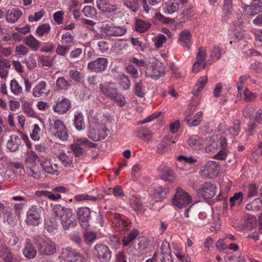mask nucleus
<instances>
[{
	"mask_svg": "<svg viewBox=\"0 0 262 262\" xmlns=\"http://www.w3.org/2000/svg\"><path fill=\"white\" fill-rule=\"evenodd\" d=\"M76 212L81 226L86 229L89 226V221L91 219L90 209L87 207H79Z\"/></svg>",
	"mask_w": 262,
	"mask_h": 262,
	"instance_id": "obj_16",
	"label": "nucleus"
},
{
	"mask_svg": "<svg viewBox=\"0 0 262 262\" xmlns=\"http://www.w3.org/2000/svg\"><path fill=\"white\" fill-rule=\"evenodd\" d=\"M116 231L125 233L128 230V222L124 219L119 214H115L112 222Z\"/></svg>",
	"mask_w": 262,
	"mask_h": 262,
	"instance_id": "obj_21",
	"label": "nucleus"
},
{
	"mask_svg": "<svg viewBox=\"0 0 262 262\" xmlns=\"http://www.w3.org/2000/svg\"><path fill=\"white\" fill-rule=\"evenodd\" d=\"M216 187L210 183H204L197 190L198 194L205 199H210L216 194Z\"/></svg>",
	"mask_w": 262,
	"mask_h": 262,
	"instance_id": "obj_13",
	"label": "nucleus"
},
{
	"mask_svg": "<svg viewBox=\"0 0 262 262\" xmlns=\"http://www.w3.org/2000/svg\"><path fill=\"white\" fill-rule=\"evenodd\" d=\"M53 210L55 216L61 219V224L64 230H68L70 228L76 226V223L74 216L69 209L57 204L54 206Z\"/></svg>",
	"mask_w": 262,
	"mask_h": 262,
	"instance_id": "obj_2",
	"label": "nucleus"
},
{
	"mask_svg": "<svg viewBox=\"0 0 262 262\" xmlns=\"http://www.w3.org/2000/svg\"><path fill=\"white\" fill-rule=\"evenodd\" d=\"M159 176L164 181L173 182L176 179L174 171L165 163L161 164L158 168Z\"/></svg>",
	"mask_w": 262,
	"mask_h": 262,
	"instance_id": "obj_11",
	"label": "nucleus"
},
{
	"mask_svg": "<svg viewBox=\"0 0 262 262\" xmlns=\"http://www.w3.org/2000/svg\"><path fill=\"white\" fill-rule=\"evenodd\" d=\"M128 61L129 62L134 63L139 67H144L145 69H146L147 63H148V58L139 59L135 57H130L129 58Z\"/></svg>",
	"mask_w": 262,
	"mask_h": 262,
	"instance_id": "obj_57",
	"label": "nucleus"
},
{
	"mask_svg": "<svg viewBox=\"0 0 262 262\" xmlns=\"http://www.w3.org/2000/svg\"><path fill=\"white\" fill-rule=\"evenodd\" d=\"M232 0H224L223 9V19L226 21L232 12Z\"/></svg>",
	"mask_w": 262,
	"mask_h": 262,
	"instance_id": "obj_40",
	"label": "nucleus"
},
{
	"mask_svg": "<svg viewBox=\"0 0 262 262\" xmlns=\"http://www.w3.org/2000/svg\"><path fill=\"white\" fill-rule=\"evenodd\" d=\"M187 110L189 111V113L186 118L187 124L190 126H195L200 124L203 116V113L200 111L192 118H189L194 112L195 108L192 106L189 105Z\"/></svg>",
	"mask_w": 262,
	"mask_h": 262,
	"instance_id": "obj_23",
	"label": "nucleus"
},
{
	"mask_svg": "<svg viewBox=\"0 0 262 262\" xmlns=\"http://www.w3.org/2000/svg\"><path fill=\"white\" fill-rule=\"evenodd\" d=\"M180 8V4L172 0L165 2L162 6L163 12L166 14H172L178 11Z\"/></svg>",
	"mask_w": 262,
	"mask_h": 262,
	"instance_id": "obj_28",
	"label": "nucleus"
},
{
	"mask_svg": "<svg viewBox=\"0 0 262 262\" xmlns=\"http://www.w3.org/2000/svg\"><path fill=\"white\" fill-rule=\"evenodd\" d=\"M169 191V187L163 188L160 185H154L151 187L150 195L156 201H161L166 198Z\"/></svg>",
	"mask_w": 262,
	"mask_h": 262,
	"instance_id": "obj_14",
	"label": "nucleus"
},
{
	"mask_svg": "<svg viewBox=\"0 0 262 262\" xmlns=\"http://www.w3.org/2000/svg\"><path fill=\"white\" fill-rule=\"evenodd\" d=\"M93 253L101 262H108L112 256V252L108 247L101 244L95 246Z\"/></svg>",
	"mask_w": 262,
	"mask_h": 262,
	"instance_id": "obj_8",
	"label": "nucleus"
},
{
	"mask_svg": "<svg viewBox=\"0 0 262 262\" xmlns=\"http://www.w3.org/2000/svg\"><path fill=\"white\" fill-rule=\"evenodd\" d=\"M243 200V193L241 192L235 193L233 196L229 199L230 205L233 207L236 205H240Z\"/></svg>",
	"mask_w": 262,
	"mask_h": 262,
	"instance_id": "obj_53",
	"label": "nucleus"
},
{
	"mask_svg": "<svg viewBox=\"0 0 262 262\" xmlns=\"http://www.w3.org/2000/svg\"><path fill=\"white\" fill-rule=\"evenodd\" d=\"M101 30L103 33L109 37L121 36L126 32V28L115 26L113 24H105L101 27Z\"/></svg>",
	"mask_w": 262,
	"mask_h": 262,
	"instance_id": "obj_10",
	"label": "nucleus"
},
{
	"mask_svg": "<svg viewBox=\"0 0 262 262\" xmlns=\"http://www.w3.org/2000/svg\"><path fill=\"white\" fill-rule=\"evenodd\" d=\"M138 234V231L136 229L134 228L129 233L123 237L122 239V245L123 246H127L131 244Z\"/></svg>",
	"mask_w": 262,
	"mask_h": 262,
	"instance_id": "obj_42",
	"label": "nucleus"
},
{
	"mask_svg": "<svg viewBox=\"0 0 262 262\" xmlns=\"http://www.w3.org/2000/svg\"><path fill=\"white\" fill-rule=\"evenodd\" d=\"M97 8L102 12L111 13L117 10V5L114 0H97Z\"/></svg>",
	"mask_w": 262,
	"mask_h": 262,
	"instance_id": "obj_15",
	"label": "nucleus"
},
{
	"mask_svg": "<svg viewBox=\"0 0 262 262\" xmlns=\"http://www.w3.org/2000/svg\"><path fill=\"white\" fill-rule=\"evenodd\" d=\"M37 248L39 253L42 255H52L56 251L55 243L49 239H44L38 242Z\"/></svg>",
	"mask_w": 262,
	"mask_h": 262,
	"instance_id": "obj_9",
	"label": "nucleus"
},
{
	"mask_svg": "<svg viewBox=\"0 0 262 262\" xmlns=\"http://www.w3.org/2000/svg\"><path fill=\"white\" fill-rule=\"evenodd\" d=\"M10 89L12 93L18 95L23 92L22 87L15 79H12L10 83Z\"/></svg>",
	"mask_w": 262,
	"mask_h": 262,
	"instance_id": "obj_56",
	"label": "nucleus"
},
{
	"mask_svg": "<svg viewBox=\"0 0 262 262\" xmlns=\"http://www.w3.org/2000/svg\"><path fill=\"white\" fill-rule=\"evenodd\" d=\"M89 121L90 125L87 133L88 138L94 142L104 139L109 133V130L105 124L94 118Z\"/></svg>",
	"mask_w": 262,
	"mask_h": 262,
	"instance_id": "obj_1",
	"label": "nucleus"
},
{
	"mask_svg": "<svg viewBox=\"0 0 262 262\" xmlns=\"http://www.w3.org/2000/svg\"><path fill=\"white\" fill-rule=\"evenodd\" d=\"M130 204L133 209L139 213H143L144 211V207L140 198L136 196H133L130 200Z\"/></svg>",
	"mask_w": 262,
	"mask_h": 262,
	"instance_id": "obj_36",
	"label": "nucleus"
},
{
	"mask_svg": "<svg viewBox=\"0 0 262 262\" xmlns=\"http://www.w3.org/2000/svg\"><path fill=\"white\" fill-rule=\"evenodd\" d=\"M74 125L78 130H82L85 128L83 116L81 112H77L74 115Z\"/></svg>",
	"mask_w": 262,
	"mask_h": 262,
	"instance_id": "obj_41",
	"label": "nucleus"
},
{
	"mask_svg": "<svg viewBox=\"0 0 262 262\" xmlns=\"http://www.w3.org/2000/svg\"><path fill=\"white\" fill-rule=\"evenodd\" d=\"M136 30L140 33H144L147 31L150 27L149 22L141 19H137L136 21Z\"/></svg>",
	"mask_w": 262,
	"mask_h": 262,
	"instance_id": "obj_44",
	"label": "nucleus"
},
{
	"mask_svg": "<svg viewBox=\"0 0 262 262\" xmlns=\"http://www.w3.org/2000/svg\"><path fill=\"white\" fill-rule=\"evenodd\" d=\"M206 57V50L205 48H201L196 57V61L193 64L192 72L197 73L204 69L206 63L205 61Z\"/></svg>",
	"mask_w": 262,
	"mask_h": 262,
	"instance_id": "obj_12",
	"label": "nucleus"
},
{
	"mask_svg": "<svg viewBox=\"0 0 262 262\" xmlns=\"http://www.w3.org/2000/svg\"><path fill=\"white\" fill-rule=\"evenodd\" d=\"M25 165L36 164V160L38 156L32 150H28L25 153Z\"/></svg>",
	"mask_w": 262,
	"mask_h": 262,
	"instance_id": "obj_52",
	"label": "nucleus"
},
{
	"mask_svg": "<svg viewBox=\"0 0 262 262\" xmlns=\"http://www.w3.org/2000/svg\"><path fill=\"white\" fill-rule=\"evenodd\" d=\"M71 81L67 80L64 77H58L56 81V85L58 90H67L71 85Z\"/></svg>",
	"mask_w": 262,
	"mask_h": 262,
	"instance_id": "obj_43",
	"label": "nucleus"
},
{
	"mask_svg": "<svg viewBox=\"0 0 262 262\" xmlns=\"http://www.w3.org/2000/svg\"><path fill=\"white\" fill-rule=\"evenodd\" d=\"M119 84L123 90H127L130 86V80L127 76L123 74L120 76Z\"/></svg>",
	"mask_w": 262,
	"mask_h": 262,
	"instance_id": "obj_61",
	"label": "nucleus"
},
{
	"mask_svg": "<svg viewBox=\"0 0 262 262\" xmlns=\"http://www.w3.org/2000/svg\"><path fill=\"white\" fill-rule=\"evenodd\" d=\"M188 144L191 148L199 149L203 146L204 140L197 135H193L188 139Z\"/></svg>",
	"mask_w": 262,
	"mask_h": 262,
	"instance_id": "obj_34",
	"label": "nucleus"
},
{
	"mask_svg": "<svg viewBox=\"0 0 262 262\" xmlns=\"http://www.w3.org/2000/svg\"><path fill=\"white\" fill-rule=\"evenodd\" d=\"M161 250L162 255L161 261L162 262H172L171 252L169 248V244L168 242L165 241L162 243Z\"/></svg>",
	"mask_w": 262,
	"mask_h": 262,
	"instance_id": "obj_30",
	"label": "nucleus"
},
{
	"mask_svg": "<svg viewBox=\"0 0 262 262\" xmlns=\"http://www.w3.org/2000/svg\"><path fill=\"white\" fill-rule=\"evenodd\" d=\"M37 254V251L35 248L33 246L32 244L28 239H26L25 246L23 249V254L27 258L32 259L34 258Z\"/></svg>",
	"mask_w": 262,
	"mask_h": 262,
	"instance_id": "obj_33",
	"label": "nucleus"
},
{
	"mask_svg": "<svg viewBox=\"0 0 262 262\" xmlns=\"http://www.w3.org/2000/svg\"><path fill=\"white\" fill-rule=\"evenodd\" d=\"M56 156L61 164L65 167H70L73 163V155L70 151L66 152L63 150L56 153Z\"/></svg>",
	"mask_w": 262,
	"mask_h": 262,
	"instance_id": "obj_26",
	"label": "nucleus"
},
{
	"mask_svg": "<svg viewBox=\"0 0 262 262\" xmlns=\"http://www.w3.org/2000/svg\"><path fill=\"white\" fill-rule=\"evenodd\" d=\"M11 63L7 59L0 57V77L2 79H6L8 74L7 69L10 68Z\"/></svg>",
	"mask_w": 262,
	"mask_h": 262,
	"instance_id": "obj_35",
	"label": "nucleus"
},
{
	"mask_svg": "<svg viewBox=\"0 0 262 262\" xmlns=\"http://www.w3.org/2000/svg\"><path fill=\"white\" fill-rule=\"evenodd\" d=\"M154 42V46L157 48H160L163 47V44L166 41V37L162 34H158L152 39Z\"/></svg>",
	"mask_w": 262,
	"mask_h": 262,
	"instance_id": "obj_55",
	"label": "nucleus"
},
{
	"mask_svg": "<svg viewBox=\"0 0 262 262\" xmlns=\"http://www.w3.org/2000/svg\"><path fill=\"white\" fill-rule=\"evenodd\" d=\"M25 43L33 51L37 50L40 47V42L31 34L26 37Z\"/></svg>",
	"mask_w": 262,
	"mask_h": 262,
	"instance_id": "obj_39",
	"label": "nucleus"
},
{
	"mask_svg": "<svg viewBox=\"0 0 262 262\" xmlns=\"http://www.w3.org/2000/svg\"><path fill=\"white\" fill-rule=\"evenodd\" d=\"M230 36H234L237 41L242 39L244 35V31L241 29V27L234 25L230 26Z\"/></svg>",
	"mask_w": 262,
	"mask_h": 262,
	"instance_id": "obj_47",
	"label": "nucleus"
},
{
	"mask_svg": "<svg viewBox=\"0 0 262 262\" xmlns=\"http://www.w3.org/2000/svg\"><path fill=\"white\" fill-rule=\"evenodd\" d=\"M70 49V46L58 45L56 49V53L59 55L65 56L67 54Z\"/></svg>",
	"mask_w": 262,
	"mask_h": 262,
	"instance_id": "obj_64",
	"label": "nucleus"
},
{
	"mask_svg": "<svg viewBox=\"0 0 262 262\" xmlns=\"http://www.w3.org/2000/svg\"><path fill=\"white\" fill-rule=\"evenodd\" d=\"M36 194L37 196L47 198L49 200L53 201L60 200L61 198V196L59 193L54 194L53 193V191L51 192L48 190L38 191L36 192Z\"/></svg>",
	"mask_w": 262,
	"mask_h": 262,
	"instance_id": "obj_38",
	"label": "nucleus"
},
{
	"mask_svg": "<svg viewBox=\"0 0 262 262\" xmlns=\"http://www.w3.org/2000/svg\"><path fill=\"white\" fill-rule=\"evenodd\" d=\"M74 252L75 250L70 247L62 248L61 254L59 256V258L70 262L72 260V258Z\"/></svg>",
	"mask_w": 262,
	"mask_h": 262,
	"instance_id": "obj_46",
	"label": "nucleus"
},
{
	"mask_svg": "<svg viewBox=\"0 0 262 262\" xmlns=\"http://www.w3.org/2000/svg\"><path fill=\"white\" fill-rule=\"evenodd\" d=\"M111 99L113 100L120 106H123L126 104L125 97L123 95L119 93L118 91L116 92V95H114L113 98L112 97Z\"/></svg>",
	"mask_w": 262,
	"mask_h": 262,
	"instance_id": "obj_60",
	"label": "nucleus"
},
{
	"mask_svg": "<svg viewBox=\"0 0 262 262\" xmlns=\"http://www.w3.org/2000/svg\"><path fill=\"white\" fill-rule=\"evenodd\" d=\"M22 11L18 8L9 9L6 14V19L8 23H14L21 16Z\"/></svg>",
	"mask_w": 262,
	"mask_h": 262,
	"instance_id": "obj_32",
	"label": "nucleus"
},
{
	"mask_svg": "<svg viewBox=\"0 0 262 262\" xmlns=\"http://www.w3.org/2000/svg\"><path fill=\"white\" fill-rule=\"evenodd\" d=\"M51 31V26L49 24L45 23L39 25L36 28L35 33L38 37H42L49 33Z\"/></svg>",
	"mask_w": 262,
	"mask_h": 262,
	"instance_id": "obj_45",
	"label": "nucleus"
},
{
	"mask_svg": "<svg viewBox=\"0 0 262 262\" xmlns=\"http://www.w3.org/2000/svg\"><path fill=\"white\" fill-rule=\"evenodd\" d=\"M41 208L36 205L31 206L27 212L25 220L26 224L29 225L38 226L41 222Z\"/></svg>",
	"mask_w": 262,
	"mask_h": 262,
	"instance_id": "obj_5",
	"label": "nucleus"
},
{
	"mask_svg": "<svg viewBox=\"0 0 262 262\" xmlns=\"http://www.w3.org/2000/svg\"><path fill=\"white\" fill-rule=\"evenodd\" d=\"M1 256L5 262H18L19 257L13 254L11 250L7 246H3L1 249Z\"/></svg>",
	"mask_w": 262,
	"mask_h": 262,
	"instance_id": "obj_27",
	"label": "nucleus"
},
{
	"mask_svg": "<svg viewBox=\"0 0 262 262\" xmlns=\"http://www.w3.org/2000/svg\"><path fill=\"white\" fill-rule=\"evenodd\" d=\"M108 60L105 58H98L88 64L89 70L94 72L104 71L107 67Z\"/></svg>",
	"mask_w": 262,
	"mask_h": 262,
	"instance_id": "obj_17",
	"label": "nucleus"
},
{
	"mask_svg": "<svg viewBox=\"0 0 262 262\" xmlns=\"http://www.w3.org/2000/svg\"><path fill=\"white\" fill-rule=\"evenodd\" d=\"M40 129L38 124H35L33 126V129L30 133V137L34 141H39L40 136Z\"/></svg>",
	"mask_w": 262,
	"mask_h": 262,
	"instance_id": "obj_62",
	"label": "nucleus"
},
{
	"mask_svg": "<svg viewBox=\"0 0 262 262\" xmlns=\"http://www.w3.org/2000/svg\"><path fill=\"white\" fill-rule=\"evenodd\" d=\"M146 92V87L142 80L135 84V94L139 97L142 98Z\"/></svg>",
	"mask_w": 262,
	"mask_h": 262,
	"instance_id": "obj_48",
	"label": "nucleus"
},
{
	"mask_svg": "<svg viewBox=\"0 0 262 262\" xmlns=\"http://www.w3.org/2000/svg\"><path fill=\"white\" fill-rule=\"evenodd\" d=\"M61 42L66 46L74 43V37L70 32H66L61 36Z\"/></svg>",
	"mask_w": 262,
	"mask_h": 262,
	"instance_id": "obj_58",
	"label": "nucleus"
},
{
	"mask_svg": "<svg viewBox=\"0 0 262 262\" xmlns=\"http://www.w3.org/2000/svg\"><path fill=\"white\" fill-rule=\"evenodd\" d=\"M53 122L51 124L50 129L60 140L66 141L68 139L69 134L63 121L60 119H55Z\"/></svg>",
	"mask_w": 262,
	"mask_h": 262,
	"instance_id": "obj_6",
	"label": "nucleus"
},
{
	"mask_svg": "<svg viewBox=\"0 0 262 262\" xmlns=\"http://www.w3.org/2000/svg\"><path fill=\"white\" fill-rule=\"evenodd\" d=\"M40 165L42 169L45 172L55 175H58V164H55L52 165L51 163V160L47 158H43L40 162Z\"/></svg>",
	"mask_w": 262,
	"mask_h": 262,
	"instance_id": "obj_25",
	"label": "nucleus"
},
{
	"mask_svg": "<svg viewBox=\"0 0 262 262\" xmlns=\"http://www.w3.org/2000/svg\"><path fill=\"white\" fill-rule=\"evenodd\" d=\"M225 53V51L223 47L215 46L211 51L210 57L213 60H217L221 58V55Z\"/></svg>",
	"mask_w": 262,
	"mask_h": 262,
	"instance_id": "obj_50",
	"label": "nucleus"
},
{
	"mask_svg": "<svg viewBox=\"0 0 262 262\" xmlns=\"http://www.w3.org/2000/svg\"><path fill=\"white\" fill-rule=\"evenodd\" d=\"M82 12L85 16L94 18L96 16V11L94 7L90 6H86L82 10Z\"/></svg>",
	"mask_w": 262,
	"mask_h": 262,
	"instance_id": "obj_59",
	"label": "nucleus"
},
{
	"mask_svg": "<svg viewBox=\"0 0 262 262\" xmlns=\"http://www.w3.org/2000/svg\"><path fill=\"white\" fill-rule=\"evenodd\" d=\"M50 90L48 89L47 83L44 81L38 82L32 90V95L34 97L48 96Z\"/></svg>",
	"mask_w": 262,
	"mask_h": 262,
	"instance_id": "obj_19",
	"label": "nucleus"
},
{
	"mask_svg": "<svg viewBox=\"0 0 262 262\" xmlns=\"http://www.w3.org/2000/svg\"><path fill=\"white\" fill-rule=\"evenodd\" d=\"M250 76L249 75L247 74H245L242 76H241L239 77L238 81L236 83V88L238 91V93L237 97H240L242 96V91L243 88L244 84L247 81V80L249 78Z\"/></svg>",
	"mask_w": 262,
	"mask_h": 262,
	"instance_id": "obj_54",
	"label": "nucleus"
},
{
	"mask_svg": "<svg viewBox=\"0 0 262 262\" xmlns=\"http://www.w3.org/2000/svg\"><path fill=\"white\" fill-rule=\"evenodd\" d=\"M262 206V201L260 198H256L251 203L247 204L246 206V209L254 212L258 211Z\"/></svg>",
	"mask_w": 262,
	"mask_h": 262,
	"instance_id": "obj_49",
	"label": "nucleus"
},
{
	"mask_svg": "<svg viewBox=\"0 0 262 262\" xmlns=\"http://www.w3.org/2000/svg\"><path fill=\"white\" fill-rule=\"evenodd\" d=\"M39 62L43 67H51L53 64V59L48 56L40 55L39 57Z\"/></svg>",
	"mask_w": 262,
	"mask_h": 262,
	"instance_id": "obj_63",
	"label": "nucleus"
},
{
	"mask_svg": "<svg viewBox=\"0 0 262 262\" xmlns=\"http://www.w3.org/2000/svg\"><path fill=\"white\" fill-rule=\"evenodd\" d=\"M165 67L162 63L159 62L155 58H148V63L145 70L146 77L157 79L165 74Z\"/></svg>",
	"mask_w": 262,
	"mask_h": 262,
	"instance_id": "obj_3",
	"label": "nucleus"
},
{
	"mask_svg": "<svg viewBox=\"0 0 262 262\" xmlns=\"http://www.w3.org/2000/svg\"><path fill=\"white\" fill-rule=\"evenodd\" d=\"M71 106L70 101L68 99L62 97L58 99L56 104L54 105L53 110L59 114H63L70 110Z\"/></svg>",
	"mask_w": 262,
	"mask_h": 262,
	"instance_id": "obj_20",
	"label": "nucleus"
},
{
	"mask_svg": "<svg viewBox=\"0 0 262 262\" xmlns=\"http://www.w3.org/2000/svg\"><path fill=\"white\" fill-rule=\"evenodd\" d=\"M21 144V139L16 135H12L7 143V147L10 151H15Z\"/></svg>",
	"mask_w": 262,
	"mask_h": 262,
	"instance_id": "obj_31",
	"label": "nucleus"
},
{
	"mask_svg": "<svg viewBox=\"0 0 262 262\" xmlns=\"http://www.w3.org/2000/svg\"><path fill=\"white\" fill-rule=\"evenodd\" d=\"M240 124L241 122L239 120H236L234 123L233 126L226 129L225 132L226 135H231V137L237 136L241 130Z\"/></svg>",
	"mask_w": 262,
	"mask_h": 262,
	"instance_id": "obj_51",
	"label": "nucleus"
},
{
	"mask_svg": "<svg viewBox=\"0 0 262 262\" xmlns=\"http://www.w3.org/2000/svg\"><path fill=\"white\" fill-rule=\"evenodd\" d=\"M81 140L82 137L74 138L73 142L70 145V148L75 157H81L85 153Z\"/></svg>",
	"mask_w": 262,
	"mask_h": 262,
	"instance_id": "obj_24",
	"label": "nucleus"
},
{
	"mask_svg": "<svg viewBox=\"0 0 262 262\" xmlns=\"http://www.w3.org/2000/svg\"><path fill=\"white\" fill-rule=\"evenodd\" d=\"M178 42L182 47L189 50L192 44V35L188 30L185 29L182 31L179 35Z\"/></svg>",
	"mask_w": 262,
	"mask_h": 262,
	"instance_id": "obj_18",
	"label": "nucleus"
},
{
	"mask_svg": "<svg viewBox=\"0 0 262 262\" xmlns=\"http://www.w3.org/2000/svg\"><path fill=\"white\" fill-rule=\"evenodd\" d=\"M100 92L106 97L111 99L114 95H116L118 91L117 88L113 82H105L99 85Z\"/></svg>",
	"mask_w": 262,
	"mask_h": 262,
	"instance_id": "obj_22",
	"label": "nucleus"
},
{
	"mask_svg": "<svg viewBox=\"0 0 262 262\" xmlns=\"http://www.w3.org/2000/svg\"><path fill=\"white\" fill-rule=\"evenodd\" d=\"M192 202L191 196L181 188H178L172 199L173 205L179 208H185Z\"/></svg>",
	"mask_w": 262,
	"mask_h": 262,
	"instance_id": "obj_4",
	"label": "nucleus"
},
{
	"mask_svg": "<svg viewBox=\"0 0 262 262\" xmlns=\"http://www.w3.org/2000/svg\"><path fill=\"white\" fill-rule=\"evenodd\" d=\"M149 245V240L144 236L138 238V243L134 246H130L128 250L130 253L138 256L145 254Z\"/></svg>",
	"mask_w": 262,
	"mask_h": 262,
	"instance_id": "obj_7",
	"label": "nucleus"
},
{
	"mask_svg": "<svg viewBox=\"0 0 262 262\" xmlns=\"http://www.w3.org/2000/svg\"><path fill=\"white\" fill-rule=\"evenodd\" d=\"M208 81V78L206 76H203L198 79L196 84L193 87L192 93L194 95H198V94L203 89Z\"/></svg>",
	"mask_w": 262,
	"mask_h": 262,
	"instance_id": "obj_37",
	"label": "nucleus"
},
{
	"mask_svg": "<svg viewBox=\"0 0 262 262\" xmlns=\"http://www.w3.org/2000/svg\"><path fill=\"white\" fill-rule=\"evenodd\" d=\"M24 171L29 177L35 179H39L41 176L40 170L37 163L25 165Z\"/></svg>",
	"mask_w": 262,
	"mask_h": 262,
	"instance_id": "obj_29",
	"label": "nucleus"
}]
</instances>
